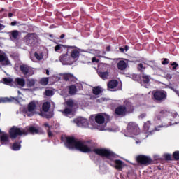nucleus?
Segmentation results:
<instances>
[{
	"label": "nucleus",
	"instance_id": "obj_6",
	"mask_svg": "<svg viewBox=\"0 0 179 179\" xmlns=\"http://www.w3.org/2000/svg\"><path fill=\"white\" fill-rule=\"evenodd\" d=\"M74 124H76L77 127H80L81 128H89L90 129H92V120H90V122L89 123V121H87V119L84 117H77L73 120Z\"/></svg>",
	"mask_w": 179,
	"mask_h": 179
},
{
	"label": "nucleus",
	"instance_id": "obj_27",
	"mask_svg": "<svg viewBox=\"0 0 179 179\" xmlns=\"http://www.w3.org/2000/svg\"><path fill=\"white\" fill-rule=\"evenodd\" d=\"M64 78L65 79V80H73L75 79V77L71 73H66L64 75Z\"/></svg>",
	"mask_w": 179,
	"mask_h": 179
},
{
	"label": "nucleus",
	"instance_id": "obj_30",
	"mask_svg": "<svg viewBox=\"0 0 179 179\" xmlns=\"http://www.w3.org/2000/svg\"><path fill=\"white\" fill-rule=\"evenodd\" d=\"M41 85H43V86H47L48 85V78H43L40 80Z\"/></svg>",
	"mask_w": 179,
	"mask_h": 179
},
{
	"label": "nucleus",
	"instance_id": "obj_15",
	"mask_svg": "<svg viewBox=\"0 0 179 179\" xmlns=\"http://www.w3.org/2000/svg\"><path fill=\"white\" fill-rule=\"evenodd\" d=\"M59 59H60V62H62V64L63 65H72V62H71V61H69L70 58H69V57H68V53L62 55L60 56Z\"/></svg>",
	"mask_w": 179,
	"mask_h": 179
},
{
	"label": "nucleus",
	"instance_id": "obj_53",
	"mask_svg": "<svg viewBox=\"0 0 179 179\" xmlns=\"http://www.w3.org/2000/svg\"><path fill=\"white\" fill-rule=\"evenodd\" d=\"M46 75H50V71H48V70H46Z\"/></svg>",
	"mask_w": 179,
	"mask_h": 179
},
{
	"label": "nucleus",
	"instance_id": "obj_55",
	"mask_svg": "<svg viewBox=\"0 0 179 179\" xmlns=\"http://www.w3.org/2000/svg\"><path fill=\"white\" fill-rule=\"evenodd\" d=\"M125 51H128V46H125Z\"/></svg>",
	"mask_w": 179,
	"mask_h": 179
},
{
	"label": "nucleus",
	"instance_id": "obj_20",
	"mask_svg": "<svg viewBox=\"0 0 179 179\" xmlns=\"http://www.w3.org/2000/svg\"><path fill=\"white\" fill-rule=\"evenodd\" d=\"M127 62H125V60H120L117 63V68L120 71H124V69H127Z\"/></svg>",
	"mask_w": 179,
	"mask_h": 179
},
{
	"label": "nucleus",
	"instance_id": "obj_5",
	"mask_svg": "<svg viewBox=\"0 0 179 179\" xmlns=\"http://www.w3.org/2000/svg\"><path fill=\"white\" fill-rule=\"evenodd\" d=\"M3 83L4 85H8V86H13L14 87H24V85H26V80L24 78H17L15 80V83H13V80L12 78H3Z\"/></svg>",
	"mask_w": 179,
	"mask_h": 179
},
{
	"label": "nucleus",
	"instance_id": "obj_12",
	"mask_svg": "<svg viewBox=\"0 0 179 179\" xmlns=\"http://www.w3.org/2000/svg\"><path fill=\"white\" fill-rule=\"evenodd\" d=\"M127 107L124 106H120L115 110V114L117 115H123V114H125L127 113V110H132L131 106L132 104L130 102H127L126 103Z\"/></svg>",
	"mask_w": 179,
	"mask_h": 179
},
{
	"label": "nucleus",
	"instance_id": "obj_28",
	"mask_svg": "<svg viewBox=\"0 0 179 179\" xmlns=\"http://www.w3.org/2000/svg\"><path fill=\"white\" fill-rule=\"evenodd\" d=\"M34 55L36 59H38V61H41V59H43V58L44 57V55L41 52H36Z\"/></svg>",
	"mask_w": 179,
	"mask_h": 179
},
{
	"label": "nucleus",
	"instance_id": "obj_32",
	"mask_svg": "<svg viewBox=\"0 0 179 179\" xmlns=\"http://www.w3.org/2000/svg\"><path fill=\"white\" fill-rule=\"evenodd\" d=\"M20 143H15L12 146L13 150H20Z\"/></svg>",
	"mask_w": 179,
	"mask_h": 179
},
{
	"label": "nucleus",
	"instance_id": "obj_43",
	"mask_svg": "<svg viewBox=\"0 0 179 179\" xmlns=\"http://www.w3.org/2000/svg\"><path fill=\"white\" fill-rule=\"evenodd\" d=\"M106 101V99H104V98H99V99H96L97 103H103V101Z\"/></svg>",
	"mask_w": 179,
	"mask_h": 179
},
{
	"label": "nucleus",
	"instance_id": "obj_50",
	"mask_svg": "<svg viewBox=\"0 0 179 179\" xmlns=\"http://www.w3.org/2000/svg\"><path fill=\"white\" fill-rule=\"evenodd\" d=\"M11 26H16V22H11Z\"/></svg>",
	"mask_w": 179,
	"mask_h": 179
},
{
	"label": "nucleus",
	"instance_id": "obj_49",
	"mask_svg": "<svg viewBox=\"0 0 179 179\" xmlns=\"http://www.w3.org/2000/svg\"><path fill=\"white\" fill-rule=\"evenodd\" d=\"M3 29H5V27L0 24V30H2Z\"/></svg>",
	"mask_w": 179,
	"mask_h": 179
},
{
	"label": "nucleus",
	"instance_id": "obj_31",
	"mask_svg": "<svg viewBox=\"0 0 179 179\" xmlns=\"http://www.w3.org/2000/svg\"><path fill=\"white\" fill-rule=\"evenodd\" d=\"M44 125L48 131V135L49 138H51L52 136V133L51 132V131H50V129L51 127H50L48 123H45Z\"/></svg>",
	"mask_w": 179,
	"mask_h": 179
},
{
	"label": "nucleus",
	"instance_id": "obj_61",
	"mask_svg": "<svg viewBox=\"0 0 179 179\" xmlns=\"http://www.w3.org/2000/svg\"><path fill=\"white\" fill-rule=\"evenodd\" d=\"M50 37H52V35H50Z\"/></svg>",
	"mask_w": 179,
	"mask_h": 179
},
{
	"label": "nucleus",
	"instance_id": "obj_14",
	"mask_svg": "<svg viewBox=\"0 0 179 179\" xmlns=\"http://www.w3.org/2000/svg\"><path fill=\"white\" fill-rule=\"evenodd\" d=\"M0 64L3 66H10V61L8 58V56L5 55V53H2L0 50Z\"/></svg>",
	"mask_w": 179,
	"mask_h": 179
},
{
	"label": "nucleus",
	"instance_id": "obj_36",
	"mask_svg": "<svg viewBox=\"0 0 179 179\" xmlns=\"http://www.w3.org/2000/svg\"><path fill=\"white\" fill-rule=\"evenodd\" d=\"M176 117H177V113H174L173 115L171 113H168V118L170 121H173Z\"/></svg>",
	"mask_w": 179,
	"mask_h": 179
},
{
	"label": "nucleus",
	"instance_id": "obj_37",
	"mask_svg": "<svg viewBox=\"0 0 179 179\" xmlns=\"http://www.w3.org/2000/svg\"><path fill=\"white\" fill-rule=\"evenodd\" d=\"M173 156L175 160H179V151H175Z\"/></svg>",
	"mask_w": 179,
	"mask_h": 179
},
{
	"label": "nucleus",
	"instance_id": "obj_9",
	"mask_svg": "<svg viewBox=\"0 0 179 179\" xmlns=\"http://www.w3.org/2000/svg\"><path fill=\"white\" fill-rule=\"evenodd\" d=\"M66 104L69 108H66L64 111H62V113L66 117H69V118H72V117L75 115V112L73 111V110H72V106H73V101L69 100L66 101Z\"/></svg>",
	"mask_w": 179,
	"mask_h": 179
},
{
	"label": "nucleus",
	"instance_id": "obj_45",
	"mask_svg": "<svg viewBox=\"0 0 179 179\" xmlns=\"http://www.w3.org/2000/svg\"><path fill=\"white\" fill-rule=\"evenodd\" d=\"M173 92H176V94H177V96H178L179 97V91L178 90H176V89H173Z\"/></svg>",
	"mask_w": 179,
	"mask_h": 179
},
{
	"label": "nucleus",
	"instance_id": "obj_22",
	"mask_svg": "<svg viewBox=\"0 0 179 179\" xmlns=\"http://www.w3.org/2000/svg\"><path fill=\"white\" fill-rule=\"evenodd\" d=\"M51 107V103H50V102L47 101L43 103L42 108H43V111H44V113H48V110H50Z\"/></svg>",
	"mask_w": 179,
	"mask_h": 179
},
{
	"label": "nucleus",
	"instance_id": "obj_25",
	"mask_svg": "<svg viewBox=\"0 0 179 179\" xmlns=\"http://www.w3.org/2000/svg\"><path fill=\"white\" fill-rule=\"evenodd\" d=\"M92 92L95 96H99V94H101V88H100L99 87H94Z\"/></svg>",
	"mask_w": 179,
	"mask_h": 179
},
{
	"label": "nucleus",
	"instance_id": "obj_44",
	"mask_svg": "<svg viewBox=\"0 0 179 179\" xmlns=\"http://www.w3.org/2000/svg\"><path fill=\"white\" fill-rule=\"evenodd\" d=\"M92 62H99V59L96 57L92 58Z\"/></svg>",
	"mask_w": 179,
	"mask_h": 179
},
{
	"label": "nucleus",
	"instance_id": "obj_38",
	"mask_svg": "<svg viewBox=\"0 0 179 179\" xmlns=\"http://www.w3.org/2000/svg\"><path fill=\"white\" fill-rule=\"evenodd\" d=\"M9 101H10V99H9V98H0V103H8Z\"/></svg>",
	"mask_w": 179,
	"mask_h": 179
},
{
	"label": "nucleus",
	"instance_id": "obj_35",
	"mask_svg": "<svg viewBox=\"0 0 179 179\" xmlns=\"http://www.w3.org/2000/svg\"><path fill=\"white\" fill-rule=\"evenodd\" d=\"M45 95L50 97V96H54V91L52 90H46Z\"/></svg>",
	"mask_w": 179,
	"mask_h": 179
},
{
	"label": "nucleus",
	"instance_id": "obj_2",
	"mask_svg": "<svg viewBox=\"0 0 179 179\" xmlns=\"http://www.w3.org/2000/svg\"><path fill=\"white\" fill-rule=\"evenodd\" d=\"M90 120H95L92 122V127L91 129H98V131H108L109 132H115V129L107 127V122L110 120V116L106 113H99L90 117Z\"/></svg>",
	"mask_w": 179,
	"mask_h": 179
},
{
	"label": "nucleus",
	"instance_id": "obj_47",
	"mask_svg": "<svg viewBox=\"0 0 179 179\" xmlns=\"http://www.w3.org/2000/svg\"><path fill=\"white\" fill-rule=\"evenodd\" d=\"M160 128H162V126H159L158 127H155V131H160Z\"/></svg>",
	"mask_w": 179,
	"mask_h": 179
},
{
	"label": "nucleus",
	"instance_id": "obj_33",
	"mask_svg": "<svg viewBox=\"0 0 179 179\" xmlns=\"http://www.w3.org/2000/svg\"><path fill=\"white\" fill-rule=\"evenodd\" d=\"M143 80L144 83H149V82L150 81V76H149L148 75H143Z\"/></svg>",
	"mask_w": 179,
	"mask_h": 179
},
{
	"label": "nucleus",
	"instance_id": "obj_3",
	"mask_svg": "<svg viewBox=\"0 0 179 179\" xmlns=\"http://www.w3.org/2000/svg\"><path fill=\"white\" fill-rule=\"evenodd\" d=\"M29 132V134H41L43 131L41 130V129L38 127H33V126L30 127H27L24 129H20V128L13 127L9 131L10 136L13 139L17 138V136H19L27 135Z\"/></svg>",
	"mask_w": 179,
	"mask_h": 179
},
{
	"label": "nucleus",
	"instance_id": "obj_29",
	"mask_svg": "<svg viewBox=\"0 0 179 179\" xmlns=\"http://www.w3.org/2000/svg\"><path fill=\"white\" fill-rule=\"evenodd\" d=\"M69 92L70 93V94H75V93H76V86L71 85L69 87Z\"/></svg>",
	"mask_w": 179,
	"mask_h": 179
},
{
	"label": "nucleus",
	"instance_id": "obj_26",
	"mask_svg": "<svg viewBox=\"0 0 179 179\" xmlns=\"http://www.w3.org/2000/svg\"><path fill=\"white\" fill-rule=\"evenodd\" d=\"M99 75L100 76V78H101V79H103V80H106V79H107V78H108V71H101L99 73Z\"/></svg>",
	"mask_w": 179,
	"mask_h": 179
},
{
	"label": "nucleus",
	"instance_id": "obj_24",
	"mask_svg": "<svg viewBox=\"0 0 179 179\" xmlns=\"http://www.w3.org/2000/svg\"><path fill=\"white\" fill-rule=\"evenodd\" d=\"M36 85V80L30 78L27 80V86L28 87H33Z\"/></svg>",
	"mask_w": 179,
	"mask_h": 179
},
{
	"label": "nucleus",
	"instance_id": "obj_10",
	"mask_svg": "<svg viewBox=\"0 0 179 179\" xmlns=\"http://www.w3.org/2000/svg\"><path fill=\"white\" fill-rule=\"evenodd\" d=\"M24 41H25L27 45H30L33 47V45H36L37 43V35L34 34H28L25 37Z\"/></svg>",
	"mask_w": 179,
	"mask_h": 179
},
{
	"label": "nucleus",
	"instance_id": "obj_40",
	"mask_svg": "<svg viewBox=\"0 0 179 179\" xmlns=\"http://www.w3.org/2000/svg\"><path fill=\"white\" fill-rule=\"evenodd\" d=\"M171 66H173V67H172V69H173V71H176V69H177V66H178V64H177V63H176V62L171 63Z\"/></svg>",
	"mask_w": 179,
	"mask_h": 179
},
{
	"label": "nucleus",
	"instance_id": "obj_41",
	"mask_svg": "<svg viewBox=\"0 0 179 179\" xmlns=\"http://www.w3.org/2000/svg\"><path fill=\"white\" fill-rule=\"evenodd\" d=\"M164 157L166 160H171V155L170 154H165Z\"/></svg>",
	"mask_w": 179,
	"mask_h": 179
},
{
	"label": "nucleus",
	"instance_id": "obj_51",
	"mask_svg": "<svg viewBox=\"0 0 179 179\" xmlns=\"http://www.w3.org/2000/svg\"><path fill=\"white\" fill-rule=\"evenodd\" d=\"M120 51H121V52H124V48H120Z\"/></svg>",
	"mask_w": 179,
	"mask_h": 179
},
{
	"label": "nucleus",
	"instance_id": "obj_46",
	"mask_svg": "<svg viewBox=\"0 0 179 179\" xmlns=\"http://www.w3.org/2000/svg\"><path fill=\"white\" fill-rule=\"evenodd\" d=\"M146 117V114L143 113L139 116V118H145Z\"/></svg>",
	"mask_w": 179,
	"mask_h": 179
},
{
	"label": "nucleus",
	"instance_id": "obj_19",
	"mask_svg": "<svg viewBox=\"0 0 179 179\" xmlns=\"http://www.w3.org/2000/svg\"><path fill=\"white\" fill-rule=\"evenodd\" d=\"M20 71L24 75H30V67L27 65L22 64L20 66Z\"/></svg>",
	"mask_w": 179,
	"mask_h": 179
},
{
	"label": "nucleus",
	"instance_id": "obj_63",
	"mask_svg": "<svg viewBox=\"0 0 179 179\" xmlns=\"http://www.w3.org/2000/svg\"><path fill=\"white\" fill-rule=\"evenodd\" d=\"M145 138H148V135H146Z\"/></svg>",
	"mask_w": 179,
	"mask_h": 179
},
{
	"label": "nucleus",
	"instance_id": "obj_42",
	"mask_svg": "<svg viewBox=\"0 0 179 179\" xmlns=\"http://www.w3.org/2000/svg\"><path fill=\"white\" fill-rule=\"evenodd\" d=\"M170 61H169L168 59H164V60L162 62V65H167Z\"/></svg>",
	"mask_w": 179,
	"mask_h": 179
},
{
	"label": "nucleus",
	"instance_id": "obj_17",
	"mask_svg": "<svg viewBox=\"0 0 179 179\" xmlns=\"http://www.w3.org/2000/svg\"><path fill=\"white\" fill-rule=\"evenodd\" d=\"M0 139L2 145H5V143L9 142V136L5 132H2L0 129Z\"/></svg>",
	"mask_w": 179,
	"mask_h": 179
},
{
	"label": "nucleus",
	"instance_id": "obj_21",
	"mask_svg": "<svg viewBox=\"0 0 179 179\" xmlns=\"http://www.w3.org/2000/svg\"><path fill=\"white\" fill-rule=\"evenodd\" d=\"M71 57L73 59H78L79 58V50L78 49H73L71 52Z\"/></svg>",
	"mask_w": 179,
	"mask_h": 179
},
{
	"label": "nucleus",
	"instance_id": "obj_4",
	"mask_svg": "<svg viewBox=\"0 0 179 179\" xmlns=\"http://www.w3.org/2000/svg\"><path fill=\"white\" fill-rule=\"evenodd\" d=\"M141 132L139 127L136 123L130 122L127 126L124 136H129V138H136Z\"/></svg>",
	"mask_w": 179,
	"mask_h": 179
},
{
	"label": "nucleus",
	"instance_id": "obj_11",
	"mask_svg": "<svg viewBox=\"0 0 179 179\" xmlns=\"http://www.w3.org/2000/svg\"><path fill=\"white\" fill-rule=\"evenodd\" d=\"M153 97L157 101H164L167 99V92L164 90L156 91L152 92Z\"/></svg>",
	"mask_w": 179,
	"mask_h": 179
},
{
	"label": "nucleus",
	"instance_id": "obj_39",
	"mask_svg": "<svg viewBox=\"0 0 179 179\" xmlns=\"http://www.w3.org/2000/svg\"><path fill=\"white\" fill-rule=\"evenodd\" d=\"M138 69H139V71H143V69H145V64H139L138 66Z\"/></svg>",
	"mask_w": 179,
	"mask_h": 179
},
{
	"label": "nucleus",
	"instance_id": "obj_23",
	"mask_svg": "<svg viewBox=\"0 0 179 179\" xmlns=\"http://www.w3.org/2000/svg\"><path fill=\"white\" fill-rule=\"evenodd\" d=\"M19 34H20V33L18 31L14 30L11 31L10 37L12 40H16L17 37H19Z\"/></svg>",
	"mask_w": 179,
	"mask_h": 179
},
{
	"label": "nucleus",
	"instance_id": "obj_64",
	"mask_svg": "<svg viewBox=\"0 0 179 179\" xmlns=\"http://www.w3.org/2000/svg\"><path fill=\"white\" fill-rule=\"evenodd\" d=\"M175 124H178L177 122H176Z\"/></svg>",
	"mask_w": 179,
	"mask_h": 179
},
{
	"label": "nucleus",
	"instance_id": "obj_54",
	"mask_svg": "<svg viewBox=\"0 0 179 179\" xmlns=\"http://www.w3.org/2000/svg\"><path fill=\"white\" fill-rule=\"evenodd\" d=\"M13 15V14L10 13L8 14L9 17H12Z\"/></svg>",
	"mask_w": 179,
	"mask_h": 179
},
{
	"label": "nucleus",
	"instance_id": "obj_8",
	"mask_svg": "<svg viewBox=\"0 0 179 179\" xmlns=\"http://www.w3.org/2000/svg\"><path fill=\"white\" fill-rule=\"evenodd\" d=\"M136 161L138 163L140 164H143V166H149V164H152V160L150 157L148 155H140L136 157Z\"/></svg>",
	"mask_w": 179,
	"mask_h": 179
},
{
	"label": "nucleus",
	"instance_id": "obj_16",
	"mask_svg": "<svg viewBox=\"0 0 179 179\" xmlns=\"http://www.w3.org/2000/svg\"><path fill=\"white\" fill-rule=\"evenodd\" d=\"M68 48H70V46L68 47L62 44H58L55 47V52L61 54V52H64ZM71 48H73V47H71Z\"/></svg>",
	"mask_w": 179,
	"mask_h": 179
},
{
	"label": "nucleus",
	"instance_id": "obj_7",
	"mask_svg": "<svg viewBox=\"0 0 179 179\" xmlns=\"http://www.w3.org/2000/svg\"><path fill=\"white\" fill-rule=\"evenodd\" d=\"M37 109V101L30 102L27 107L24 109V113L27 117H33L36 114V110Z\"/></svg>",
	"mask_w": 179,
	"mask_h": 179
},
{
	"label": "nucleus",
	"instance_id": "obj_56",
	"mask_svg": "<svg viewBox=\"0 0 179 179\" xmlns=\"http://www.w3.org/2000/svg\"><path fill=\"white\" fill-rule=\"evenodd\" d=\"M155 159H159V156L158 155H155Z\"/></svg>",
	"mask_w": 179,
	"mask_h": 179
},
{
	"label": "nucleus",
	"instance_id": "obj_18",
	"mask_svg": "<svg viewBox=\"0 0 179 179\" xmlns=\"http://www.w3.org/2000/svg\"><path fill=\"white\" fill-rule=\"evenodd\" d=\"M153 125H152V123H150V121H148L144 124V131L147 134H152L153 132Z\"/></svg>",
	"mask_w": 179,
	"mask_h": 179
},
{
	"label": "nucleus",
	"instance_id": "obj_48",
	"mask_svg": "<svg viewBox=\"0 0 179 179\" xmlns=\"http://www.w3.org/2000/svg\"><path fill=\"white\" fill-rule=\"evenodd\" d=\"M162 127H164L165 128H167V127H171V124H165V125H163Z\"/></svg>",
	"mask_w": 179,
	"mask_h": 179
},
{
	"label": "nucleus",
	"instance_id": "obj_57",
	"mask_svg": "<svg viewBox=\"0 0 179 179\" xmlns=\"http://www.w3.org/2000/svg\"><path fill=\"white\" fill-rule=\"evenodd\" d=\"M107 50H108V51H110V46H108V47L107 48Z\"/></svg>",
	"mask_w": 179,
	"mask_h": 179
},
{
	"label": "nucleus",
	"instance_id": "obj_34",
	"mask_svg": "<svg viewBox=\"0 0 179 179\" xmlns=\"http://www.w3.org/2000/svg\"><path fill=\"white\" fill-rule=\"evenodd\" d=\"M40 115H41V117H45V118H52L53 114H52V113H50L49 115H47V114H45V113H43V112H41V113H40Z\"/></svg>",
	"mask_w": 179,
	"mask_h": 179
},
{
	"label": "nucleus",
	"instance_id": "obj_58",
	"mask_svg": "<svg viewBox=\"0 0 179 179\" xmlns=\"http://www.w3.org/2000/svg\"><path fill=\"white\" fill-rule=\"evenodd\" d=\"M18 94H19V95L22 94L20 93V91H18Z\"/></svg>",
	"mask_w": 179,
	"mask_h": 179
},
{
	"label": "nucleus",
	"instance_id": "obj_62",
	"mask_svg": "<svg viewBox=\"0 0 179 179\" xmlns=\"http://www.w3.org/2000/svg\"><path fill=\"white\" fill-rule=\"evenodd\" d=\"M98 57H101L100 55H97Z\"/></svg>",
	"mask_w": 179,
	"mask_h": 179
},
{
	"label": "nucleus",
	"instance_id": "obj_1",
	"mask_svg": "<svg viewBox=\"0 0 179 179\" xmlns=\"http://www.w3.org/2000/svg\"><path fill=\"white\" fill-rule=\"evenodd\" d=\"M65 146L68 149H76L83 153H89L93 151L96 155L101 156V157L110 159L111 160L110 162V166L115 167L117 170H122L127 166L124 162L120 159H115V155L113 151L107 148H95L92 150V147L87 143H84L73 137H67L66 138Z\"/></svg>",
	"mask_w": 179,
	"mask_h": 179
},
{
	"label": "nucleus",
	"instance_id": "obj_59",
	"mask_svg": "<svg viewBox=\"0 0 179 179\" xmlns=\"http://www.w3.org/2000/svg\"><path fill=\"white\" fill-rule=\"evenodd\" d=\"M136 143H141V141H138H138H136Z\"/></svg>",
	"mask_w": 179,
	"mask_h": 179
},
{
	"label": "nucleus",
	"instance_id": "obj_52",
	"mask_svg": "<svg viewBox=\"0 0 179 179\" xmlns=\"http://www.w3.org/2000/svg\"><path fill=\"white\" fill-rule=\"evenodd\" d=\"M65 37V34H62L60 36V38H64Z\"/></svg>",
	"mask_w": 179,
	"mask_h": 179
},
{
	"label": "nucleus",
	"instance_id": "obj_60",
	"mask_svg": "<svg viewBox=\"0 0 179 179\" xmlns=\"http://www.w3.org/2000/svg\"><path fill=\"white\" fill-rule=\"evenodd\" d=\"M3 10H4V9H2V10H1V12H3Z\"/></svg>",
	"mask_w": 179,
	"mask_h": 179
},
{
	"label": "nucleus",
	"instance_id": "obj_13",
	"mask_svg": "<svg viewBox=\"0 0 179 179\" xmlns=\"http://www.w3.org/2000/svg\"><path fill=\"white\" fill-rule=\"evenodd\" d=\"M108 89L110 92H117L121 88L118 87V81L117 80H112L108 83Z\"/></svg>",
	"mask_w": 179,
	"mask_h": 179
}]
</instances>
